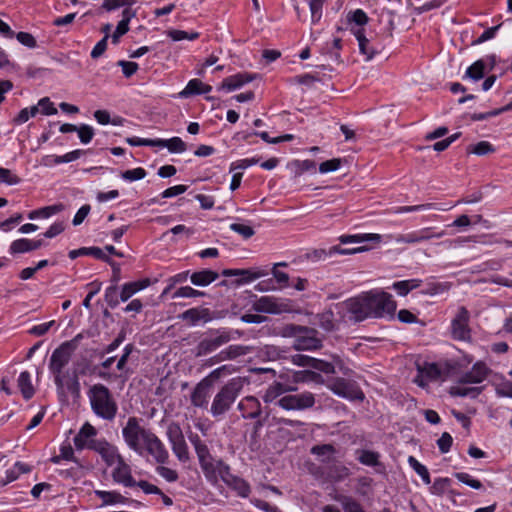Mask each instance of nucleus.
Here are the masks:
<instances>
[{
    "label": "nucleus",
    "instance_id": "f3484780",
    "mask_svg": "<svg viewBox=\"0 0 512 512\" xmlns=\"http://www.w3.org/2000/svg\"><path fill=\"white\" fill-rule=\"evenodd\" d=\"M115 465L111 474L113 481L125 487L136 486V481L132 476V469L122 456L115 462Z\"/></svg>",
    "mask_w": 512,
    "mask_h": 512
},
{
    "label": "nucleus",
    "instance_id": "b1692460",
    "mask_svg": "<svg viewBox=\"0 0 512 512\" xmlns=\"http://www.w3.org/2000/svg\"><path fill=\"white\" fill-rule=\"evenodd\" d=\"M136 17V10L130 7H126L122 11V20L118 23L116 30L112 34V42L117 44L121 36L125 35L129 31V22L132 18Z\"/></svg>",
    "mask_w": 512,
    "mask_h": 512
},
{
    "label": "nucleus",
    "instance_id": "a211bd4d",
    "mask_svg": "<svg viewBox=\"0 0 512 512\" xmlns=\"http://www.w3.org/2000/svg\"><path fill=\"white\" fill-rule=\"evenodd\" d=\"M74 352L63 343L56 348L50 358L49 368L52 373H62L63 368L69 363Z\"/></svg>",
    "mask_w": 512,
    "mask_h": 512
},
{
    "label": "nucleus",
    "instance_id": "2f4dec72",
    "mask_svg": "<svg viewBox=\"0 0 512 512\" xmlns=\"http://www.w3.org/2000/svg\"><path fill=\"white\" fill-rule=\"evenodd\" d=\"M190 443L193 445L198 461L204 460L211 457L210 450L206 443L200 438L198 434L190 433L188 435Z\"/></svg>",
    "mask_w": 512,
    "mask_h": 512
},
{
    "label": "nucleus",
    "instance_id": "aec40b11",
    "mask_svg": "<svg viewBox=\"0 0 512 512\" xmlns=\"http://www.w3.org/2000/svg\"><path fill=\"white\" fill-rule=\"evenodd\" d=\"M238 409L243 412V417L247 419L259 418L262 413L261 404L254 396L243 398L238 404Z\"/></svg>",
    "mask_w": 512,
    "mask_h": 512
},
{
    "label": "nucleus",
    "instance_id": "72a5a7b5",
    "mask_svg": "<svg viewBox=\"0 0 512 512\" xmlns=\"http://www.w3.org/2000/svg\"><path fill=\"white\" fill-rule=\"evenodd\" d=\"M342 244L348 243H363L366 241H372L375 243H380L382 240V236L377 233H367V234H355V235H343L339 238Z\"/></svg>",
    "mask_w": 512,
    "mask_h": 512
},
{
    "label": "nucleus",
    "instance_id": "4d7b16f0",
    "mask_svg": "<svg viewBox=\"0 0 512 512\" xmlns=\"http://www.w3.org/2000/svg\"><path fill=\"white\" fill-rule=\"evenodd\" d=\"M313 369H316L325 374L335 373V362H327L321 359L315 358L313 361Z\"/></svg>",
    "mask_w": 512,
    "mask_h": 512
},
{
    "label": "nucleus",
    "instance_id": "09e8293b",
    "mask_svg": "<svg viewBox=\"0 0 512 512\" xmlns=\"http://www.w3.org/2000/svg\"><path fill=\"white\" fill-rule=\"evenodd\" d=\"M409 465L413 468V470L422 478L425 484H430L431 479L426 466L422 465L415 457L409 456L408 458Z\"/></svg>",
    "mask_w": 512,
    "mask_h": 512
},
{
    "label": "nucleus",
    "instance_id": "603ef678",
    "mask_svg": "<svg viewBox=\"0 0 512 512\" xmlns=\"http://www.w3.org/2000/svg\"><path fill=\"white\" fill-rule=\"evenodd\" d=\"M201 296H204V292L193 289L190 286H184V287H180L179 289H177L174 292L172 298L173 299L194 298V297H201Z\"/></svg>",
    "mask_w": 512,
    "mask_h": 512
},
{
    "label": "nucleus",
    "instance_id": "dca6fc26",
    "mask_svg": "<svg viewBox=\"0 0 512 512\" xmlns=\"http://www.w3.org/2000/svg\"><path fill=\"white\" fill-rule=\"evenodd\" d=\"M491 369L482 361L476 362L472 368L463 373L459 379V384H479L482 383L491 373Z\"/></svg>",
    "mask_w": 512,
    "mask_h": 512
},
{
    "label": "nucleus",
    "instance_id": "0e129e2a",
    "mask_svg": "<svg viewBox=\"0 0 512 512\" xmlns=\"http://www.w3.org/2000/svg\"><path fill=\"white\" fill-rule=\"evenodd\" d=\"M276 405L287 411L297 410L295 397H293L292 394H287L279 398Z\"/></svg>",
    "mask_w": 512,
    "mask_h": 512
},
{
    "label": "nucleus",
    "instance_id": "3c124183",
    "mask_svg": "<svg viewBox=\"0 0 512 512\" xmlns=\"http://www.w3.org/2000/svg\"><path fill=\"white\" fill-rule=\"evenodd\" d=\"M358 460L360 463L367 466H377L379 464V454L374 451L361 450Z\"/></svg>",
    "mask_w": 512,
    "mask_h": 512
},
{
    "label": "nucleus",
    "instance_id": "37998d69",
    "mask_svg": "<svg viewBox=\"0 0 512 512\" xmlns=\"http://www.w3.org/2000/svg\"><path fill=\"white\" fill-rule=\"evenodd\" d=\"M422 281L420 279H411L398 281L393 284V288L401 296H406L411 290L421 286Z\"/></svg>",
    "mask_w": 512,
    "mask_h": 512
},
{
    "label": "nucleus",
    "instance_id": "6e6552de",
    "mask_svg": "<svg viewBox=\"0 0 512 512\" xmlns=\"http://www.w3.org/2000/svg\"><path fill=\"white\" fill-rule=\"evenodd\" d=\"M470 313L466 307L458 308L455 317L451 321V336L458 341H470L471 329L469 327Z\"/></svg>",
    "mask_w": 512,
    "mask_h": 512
},
{
    "label": "nucleus",
    "instance_id": "bb28decb",
    "mask_svg": "<svg viewBox=\"0 0 512 512\" xmlns=\"http://www.w3.org/2000/svg\"><path fill=\"white\" fill-rule=\"evenodd\" d=\"M44 245L42 240H29L26 238L15 240L11 243L10 252L25 253L33 250H37Z\"/></svg>",
    "mask_w": 512,
    "mask_h": 512
},
{
    "label": "nucleus",
    "instance_id": "393cba45",
    "mask_svg": "<svg viewBox=\"0 0 512 512\" xmlns=\"http://www.w3.org/2000/svg\"><path fill=\"white\" fill-rule=\"evenodd\" d=\"M310 453L315 455L322 463H331L337 453L336 448L332 444H319L314 445L310 449Z\"/></svg>",
    "mask_w": 512,
    "mask_h": 512
},
{
    "label": "nucleus",
    "instance_id": "1a4fd4ad",
    "mask_svg": "<svg viewBox=\"0 0 512 512\" xmlns=\"http://www.w3.org/2000/svg\"><path fill=\"white\" fill-rule=\"evenodd\" d=\"M232 339L228 331L218 332L217 335H211L203 338L194 350L196 357H203L215 352L219 347L227 344Z\"/></svg>",
    "mask_w": 512,
    "mask_h": 512
},
{
    "label": "nucleus",
    "instance_id": "774afa93",
    "mask_svg": "<svg viewBox=\"0 0 512 512\" xmlns=\"http://www.w3.org/2000/svg\"><path fill=\"white\" fill-rule=\"evenodd\" d=\"M38 106L41 107V112L44 115H55L58 112L49 97L41 98L38 101Z\"/></svg>",
    "mask_w": 512,
    "mask_h": 512
},
{
    "label": "nucleus",
    "instance_id": "4c0bfd02",
    "mask_svg": "<svg viewBox=\"0 0 512 512\" xmlns=\"http://www.w3.org/2000/svg\"><path fill=\"white\" fill-rule=\"evenodd\" d=\"M81 255H91L97 259H100V260H103L106 262H110L109 257L103 252L102 249H100L98 247H89V248L83 247V248H79V249L72 250L69 252V257L71 259H75Z\"/></svg>",
    "mask_w": 512,
    "mask_h": 512
},
{
    "label": "nucleus",
    "instance_id": "20e7f679",
    "mask_svg": "<svg viewBox=\"0 0 512 512\" xmlns=\"http://www.w3.org/2000/svg\"><path fill=\"white\" fill-rule=\"evenodd\" d=\"M150 433L151 431L142 427L135 417H130L122 430V435L127 446L139 455H143V446Z\"/></svg>",
    "mask_w": 512,
    "mask_h": 512
},
{
    "label": "nucleus",
    "instance_id": "2eb2a0df",
    "mask_svg": "<svg viewBox=\"0 0 512 512\" xmlns=\"http://www.w3.org/2000/svg\"><path fill=\"white\" fill-rule=\"evenodd\" d=\"M91 450L97 452L107 466H112L122 456L116 446L102 438L91 443Z\"/></svg>",
    "mask_w": 512,
    "mask_h": 512
},
{
    "label": "nucleus",
    "instance_id": "39448f33",
    "mask_svg": "<svg viewBox=\"0 0 512 512\" xmlns=\"http://www.w3.org/2000/svg\"><path fill=\"white\" fill-rule=\"evenodd\" d=\"M251 310L257 313L282 314L292 312V305L289 300L262 296L253 301Z\"/></svg>",
    "mask_w": 512,
    "mask_h": 512
},
{
    "label": "nucleus",
    "instance_id": "9b49d317",
    "mask_svg": "<svg viewBox=\"0 0 512 512\" xmlns=\"http://www.w3.org/2000/svg\"><path fill=\"white\" fill-rule=\"evenodd\" d=\"M455 365L450 362L444 363H425L418 366L420 376H425L428 381H436L445 379L452 375Z\"/></svg>",
    "mask_w": 512,
    "mask_h": 512
},
{
    "label": "nucleus",
    "instance_id": "7c9ffc66",
    "mask_svg": "<svg viewBox=\"0 0 512 512\" xmlns=\"http://www.w3.org/2000/svg\"><path fill=\"white\" fill-rule=\"evenodd\" d=\"M181 318L183 320L189 321L192 325L196 324L198 321L203 320L204 322H208L211 320L210 311L206 308L198 309L191 308L182 313Z\"/></svg>",
    "mask_w": 512,
    "mask_h": 512
},
{
    "label": "nucleus",
    "instance_id": "f704fd0d",
    "mask_svg": "<svg viewBox=\"0 0 512 512\" xmlns=\"http://www.w3.org/2000/svg\"><path fill=\"white\" fill-rule=\"evenodd\" d=\"M233 371H234V368L232 365H223L221 367L214 369L212 372L209 373V375H207L201 381H203L210 388H212L213 385L218 380H220L221 378L226 377L228 375H231L233 373Z\"/></svg>",
    "mask_w": 512,
    "mask_h": 512
},
{
    "label": "nucleus",
    "instance_id": "e2e57ef3",
    "mask_svg": "<svg viewBox=\"0 0 512 512\" xmlns=\"http://www.w3.org/2000/svg\"><path fill=\"white\" fill-rule=\"evenodd\" d=\"M454 476L463 484H466L474 489H480L482 488V483L477 480L473 479L468 473L464 472H458L455 473Z\"/></svg>",
    "mask_w": 512,
    "mask_h": 512
},
{
    "label": "nucleus",
    "instance_id": "58836bf2",
    "mask_svg": "<svg viewBox=\"0 0 512 512\" xmlns=\"http://www.w3.org/2000/svg\"><path fill=\"white\" fill-rule=\"evenodd\" d=\"M283 394H285V385L280 382H274L265 390L263 401L265 403H276L277 399L281 398Z\"/></svg>",
    "mask_w": 512,
    "mask_h": 512
},
{
    "label": "nucleus",
    "instance_id": "338daca9",
    "mask_svg": "<svg viewBox=\"0 0 512 512\" xmlns=\"http://www.w3.org/2000/svg\"><path fill=\"white\" fill-rule=\"evenodd\" d=\"M156 472L168 482H175L178 480L177 471L169 467L160 465L156 468Z\"/></svg>",
    "mask_w": 512,
    "mask_h": 512
},
{
    "label": "nucleus",
    "instance_id": "c85d7f7f",
    "mask_svg": "<svg viewBox=\"0 0 512 512\" xmlns=\"http://www.w3.org/2000/svg\"><path fill=\"white\" fill-rule=\"evenodd\" d=\"M150 285V280L148 278H145L140 281L136 282H130L123 285L121 293H120V299L122 302L127 301L129 298H131L135 293H137L140 290H143L147 288Z\"/></svg>",
    "mask_w": 512,
    "mask_h": 512
},
{
    "label": "nucleus",
    "instance_id": "412c9836",
    "mask_svg": "<svg viewBox=\"0 0 512 512\" xmlns=\"http://www.w3.org/2000/svg\"><path fill=\"white\" fill-rule=\"evenodd\" d=\"M222 274L226 277L242 276L238 284L248 283L267 275V272L260 269H225Z\"/></svg>",
    "mask_w": 512,
    "mask_h": 512
},
{
    "label": "nucleus",
    "instance_id": "c03bdc74",
    "mask_svg": "<svg viewBox=\"0 0 512 512\" xmlns=\"http://www.w3.org/2000/svg\"><path fill=\"white\" fill-rule=\"evenodd\" d=\"M295 397L297 410H305L312 408L315 404V396L311 392H303L300 394H292Z\"/></svg>",
    "mask_w": 512,
    "mask_h": 512
},
{
    "label": "nucleus",
    "instance_id": "5fc2aeb1",
    "mask_svg": "<svg viewBox=\"0 0 512 512\" xmlns=\"http://www.w3.org/2000/svg\"><path fill=\"white\" fill-rule=\"evenodd\" d=\"M168 36L173 40V41H180V40H184V39H187V40H195L199 37V33L198 32H191V33H188L186 31H182V30H169L167 32Z\"/></svg>",
    "mask_w": 512,
    "mask_h": 512
},
{
    "label": "nucleus",
    "instance_id": "5701e85b",
    "mask_svg": "<svg viewBox=\"0 0 512 512\" xmlns=\"http://www.w3.org/2000/svg\"><path fill=\"white\" fill-rule=\"evenodd\" d=\"M249 352V348L243 345H230L227 348L220 351L216 356L211 358L213 363L233 360L240 356L246 355Z\"/></svg>",
    "mask_w": 512,
    "mask_h": 512
},
{
    "label": "nucleus",
    "instance_id": "a878e982",
    "mask_svg": "<svg viewBox=\"0 0 512 512\" xmlns=\"http://www.w3.org/2000/svg\"><path fill=\"white\" fill-rule=\"evenodd\" d=\"M212 87L203 83L200 79H192L188 82L186 87L179 93L181 98H187L192 95H200L209 93Z\"/></svg>",
    "mask_w": 512,
    "mask_h": 512
},
{
    "label": "nucleus",
    "instance_id": "de8ad7c7",
    "mask_svg": "<svg viewBox=\"0 0 512 512\" xmlns=\"http://www.w3.org/2000/svg\"><path fill=\"white\" fill-rule=\"evenodd\" d=\"M494 147L488 141H480L467 147V152L478 156L487 155L494 152Z\"/></svg>",
    "mask_w": 512,
    "mask_h": 512
},
{
    "label": "nucleus",
    "instance_id": "423d86ee",
    "mask_svg": "<svg viewBox=\"0 0 512 512\" xmlns=\"http://www.w3.org/2000/svg\"><path fill=\"white\" fill-rule=\"evenodd\" d=\"M199 465L207 481L216 484L221 478L222 480L229 479V466L222 460H216L213 456L199 461Z\"/></svg>",
    "mask_w": 512,
    "mask_h": 512
},
{
    "label": "nucleus",
    "instance_id": "473e14b6",
    "mask_svg": "<svg viewBox=\"0 0 512 512\" xmlns=\"http://www.w3.org/2000/svg\"><path fill=\"white\" fill-rule=\"evenodd\" d=\"M218 273L212 270L194 272L190 276L192 284L196 286H207L218 278Z\"/></svg>",
    "mask_w": 512,
    "mask_h": 512
},
{
    "label": "nucleus",
    "instance_id": "c756f323",
    "mask_svg": "<svg viewBox=\"0 0 512 512\" xmlns=\"http://www.w3.org/2000/svg\"><path fill=\"white\" fill-rule=\"evenodd\" d=\"M356 39L358 40L359 50L362 55L365 56L367 61L371 60L377 53V49L370 45L369 39H367L363 33V29L359 28L354 32Z\"/></svg>",
    "mask_w": 512,
    "mask_h": 512
},
{
    "label": "nucleus",
    "instance_id": "4be33fe9",
    "mask_svg": "<svg viewBox=\"0 0 512 512\" xmlns=\"http://www.w3.org/2000/svg\"><path fill=\"white\" fill-rule=\"evenodd\" d=\"M210 387L203 381H200L191 393V404L198 408H207Z\"/></svg>",
    "mask_w": 512,
    "mask_h": 512
},
{
    "label": "nucleus",
    "instance_id": "f257e3e1",
    "mask_svg": "<svg viewBox=\"0 0 512 512\" xmlns=\"http://www.w3.org/2000/svg\"><path fill=\"white\" fill-rule=\"evenodd\" d=\"M350 319L361 322L367 318H382L393 315L396 310V302L392 296L381 290H371L350 298L344 302Z\"/></svg>",
    "mask_w": 512,
    "mask_h": 512
},
{
    "label": "nucleus",
    "instance_id": "bf43d9fd",
    "mask_svg": "<svg viewBox=\"0 0 512 512\" xmlns=\"http://www.w3.org/2000/svg\"><path fill=\"white\" fill-rule=\"evenodd\" d=\"M21 179L13 174L11 170L0 167V183H6L8 185H16L20 183Z\"/></svg>",
    "mask_w": 512,
    "mask_h": 512
},
{
    "label": "nucleus",
    "instance_id": "7ed1b4c3",
    "mask_svg": "<svg viewBox=\"0 0 512 512\" xmlns=\"http://www.w3.org/2000/svg\"><path fill=\"white\" fill-rule=\"evenodd\" d=\"M93 412L105 420H113L117 414V403L109 389L103 384H95L88 391Z\"/></svg>",
    "mask_w": 512,
    "mask_h": 512
},
{
    "label": "nucleus",
    "instance_id": "ea45409f",
    "mask_svg": "<svg viewBox=\"0 0 512 512\" xmlns=\"http://www.w3.org/2000/svg\"><path fill=\"white\" fill-rule=\"evenodd\" d=\"M17 383L25 399H30L34 395V388L31 383V376L29 372H21L18 377Z\"/></svg>",
    "mask_w": 512,
    "mask_h": 512
},
{
    "label": "nucleus",
    "instance_id": "a18cd8bd",
    "mask_svg": "<svg viewBox=\"0 0 512 512\" xmlns=\"http://www.w3.org/2000/svg\"><path fill=\"white\" fill-rule=\"evenodd\" d=\"M327 474L330 480L339 482L350 475V470L344 465L335 464L328 468Z\"/></svg>",
    "mask_w": 512,
    "mask_h": 512
},
{
    "label": "nucleus",
    "instance_id": "c9c22d12",
    "mask_svg": "<svg viewBox=\"0 0 512 512\" xmlns=\"http://www.w3.org/2000/svg\"><path fill=\"white\" fill-rule=\"evenodd\" d=\"M156 147H166L171 153H182L187 149L186 143L179 137L156 139Z\"/></svg>",
    "mask_w": 512,
    "mask_h": 512
},
{
    "label": "nucleus",
    "instance_id": "6ab92c4d",
    "mask_svg": "<svg viewBox=\"0 0 512 512\" xmlns=\"http://www.w3.org/2000/svg\"><path fill=\"white\" fill-rule=\"evenodd\" d=\"M97 435L96 428L90 423L86 422L77 435L74 437V445L77 450H82L84 448L91 450V443L97 442L98 439L94 437Z\"/></svg>",
    "mask_w": 512,
    "mask_h": 512
},
{
    "label": "nucleus",
    "instance_id": "e433bc0d",
    "mask_svg": "<svg viewBox=\"0 0 512 512\" xmlns=\"http://www.w3.org/2000/svg\"><path fill=\"white\" fill-rule=\"evenodd\" d=\"M464 384H459L450 387L449 394L453 397H470V398H476L478 397L481 392V387H465Z\"/></svg>",
    "mask_w": 512,
    "mask_h": 512
},
{
    "label": "nucleus",
    "instance_id": "680f3d73",
    "mask_svg": "<svg viewBox=\"0 0 512 512\" xmlns=\"http://www.w3.org/2000/svg\"><path fill=\"white\" fill-rule=\"evenodd\" d=\"M145 176H146V171H145V169H143L141 167L135 168L132 170H126L121 173V177L127 181L141 180V179L145 178Z\"/></svg>",
    "mask_w": 512,
    "mask_h": 512
},
{
    "label": "nucleus",
    "instance_id": "9d476101",
    "mask_svg": "<svg viewBox=\"0 0 512 512\" xmlns=\"http://www.w3.org/2000/svg\"><path fill=\"white\" fill-rule=\"evenodd\" d=\"M328 388L334 394L343 398L360 401L364 399L363 392L354 381L336 378L328 385Z\"/></svg>",
    "mask_w": 512,
    "mask_h": 512
},
{
    "label": "nucleus",
    "instance_id": "49530a36",
    "mask_svg": "<svg viewBox=\"0 0 512 512\" xmlns=\"http://www.w3.org/2000/svg\"><path fill=\"white\" fill-rule=\"evenodd\" d=\"M485 63L483 60H477L466 70L465 76L478 81L484 77Z\"/></svg>",
    "mask_w": 512,
    "mask_h": 512
},
{
    "label": "nucleus",
    "instance_id": "052dcab7",
    "mask_svg": "<svg viewBox=\"0 0 512 512\" xmlns=\"http://www.w3.org/2000/svg\"><path fill=\"white\" fill-rule=\"evenodd\" d=\"M77 133H78L80 141L83 144H87L92 140V138L94 136V129L89 125L82 124V125L78 126Z\"/></svg>",
    "mask_w": 512,
    "mask_h": 512
},
{
    "label": "nucleus",
    "instance_id": "864d4df0",
    "mask_svg": "<svg viewBox=\"0 0 512 512\" xmlns=\"http://www.w3.org/2000/svg\"><path fill=\"white\" fill-rule=\"evenodd\" d=\"M230 229L241 235L244 239H249L255 234L253 227L243 223H232Z\"/></svg>",
    "mask_w": 512,
    "mask_h": 512
},
{
    "label": "nucleus",
    "instance_id": "69168bd1",
    "mask_svg": "<svg viewBox=\"0 0 512 512\" xmlns=\"http://www.w3.org/2000/svg\"><path fill=\"white\" fill-rule=\"evenodd\" d=\"M342 160L340 158H333L327 161H324L319 166V172L324 174L332 171H336L340 168Z\"/></svg>",
    "mask_w": 512,
    "mask_h": 512
},
{
    "label": "nucleus",
    "instance_id": "f03ea898",
    "mask_svg": "<svg viewBox=\"0 0 512 512\" xmlns=\"http://www.w3.org/2000/svg\"><path fill=\"white\" fill-rule=\"evenodd\" d=\"M245 384L246 379L243 377L230 379L213 398L210 408L212 416L219 417L229 411Z\"/></svg>",
    "mask_w": 512,
    "mask_h": 512
},
{
    "label": "nucleus",
    "instance_id": "79ce46f5",
    "mask_svg": "<svg viewBox=\"0 0 512 512\" xmlns=\"http://www.w3.org/2000/svg\"><path fill=\"white\" fill-rule=\"evenodd\" d=\"M95 495L98 496L103 501V505L125 503L127 500L123 495L116 491L96 490Z\"/></svg>",
    "mask_w": 512,
    "mask_h": 512
},
{
    "label": "nucleus",
    "instance_id": "13d9d810",
    "mask_svg": "<svg viewBox=\"0 0 512 512\" xmlns=\"http://www.w3.org/2000/svg\"><path fill=\"white\" fill-rule=\"evenodd\" d=\"M339 501L345 512H364L361 505L351 497L343 496Z\"/></svg>",
    "mask_w": 512,
    "mask_h": 512
},
{
    "label": "nucleus",
    "instance_id": "8fccbe9b",
    "mask_svg": "<svg viewBox=\"0 0 512 512\" xmlns=\"http://www.w3.org/2000/svg\"><path fill=\"white\" fill-rule=\"evenodd\" d=\"M326 0H306L311 12L312 23H317L322 17V9Z\"/></svg>",
    "mask_w": 512,
    "mask_h": 512
},
{
    "label": "nucleus",
    "instance_id": "cd10ccee",
    "mask_svg": "<svg viewBox=\"0 0 512 512\" xmlns=\"http://www.w3.org/2000/svg\"><path fill=\"white\" fill-rule=\"evenodd\" d=\"M254 78H255L254 75L239 73V74L225 78L223 80L220 88L226 89L228 91H232V90L240 88L241 86H243L246 83L251 82Z\"/></svg>",
    "mask_w": 512,
    "mask_h": 512
},
{
    "label": "nucleus",
    "instance_id": "f8f14e48",
    "mask_svg": "<svg viewBox=\"0 0 512 512\" xmlns=\"http://www.w3.org/2000/svg\"><path fill=\"white\" fill-rule=\"evenodd\" d=\"M316 335L317 331L315 329L305 327L299 337L294 339L292 347L297 351L320 349L322 341Z\"/></svg>",
    "mask_w": 512,
    "mask_h": 512
},
{
    "label": "nucleus",
    "instance_id": "ddd939ff",
    "mask_svg": "<svg viewBox=\"0 0 512 512\" xmlns=\"http://www.w3.org/2000/svg\"><path fill=\"white\" fill-rule=\"evenodd\" d=\"M445 231L432 233L431 228L426 227L418 231H413L407 234H398L395 237V241L399 244H416L424 241H429L433 238H440L444 236Z\"/></svg>",
    "mask_w": 512,
    "mask_h": 512
},
{
    "label": "nucleus",
    "instance_id": "0eeeda50",
    "mask_svg": "<svg viewBox=\"0 0 512 512\" xmlns=\"http://www.w3.org/2000/svg\"><path fill=\"white\" fill-rule=\"evenodd\" d=\"M167 437L172 446V451L180 462H187L190 459L188 446L186 444L183 432L176 423H171L167 427Z\"/></svg>",
    "mask_w": 512,
    "mask_h": 512
},
{
    "label": "nucleus",
    "instance_id": "a19ab883",
    "mask_svg": "<svg viewBox=\"0 0 512 512\" xmlns=\"http://www.w3.org/2000/svg\"><path fill=\"white\" fill-rule=\"evenodd\" d=\"M227 485L231 486L238 495L241 497H247L250 493V486L243 479L233 476L229 472V479L223 480Z\"/></svg>",
    "mask_w": 512,
    "mask_h": 512
},
{
    "label": "nucleus",
    "instance_id": "4468645a",
    "mask_svg": "<svg viewBox=\"0 0 512 512\" xmlns=\"http://www.w3.org/2000/svg\"><path fill=\"white\" fill-rule=\"evenodd\" d=\"M144 452L151 455L156 463L164 464L169 458V453L162 441L152 431L144 443Z\"/></svg>",
    "mask_w": 512,
    "mask_h": 512
},
{
    "label": "nucleus",
    "instance_id": "6e6d98bb",
    "mask_svg": "<svg viewBox=\"0 0 512 512\" xmlns=\"http://www.w3.org/2000/svg\"><path fill=\"white\" fill-rule=\"evenodd\" d=\"M319 325L326 331L334 328V315L332 311H325L317 315Z\"/></svg>",
    "mask_w": 512,
    "mask_h": 512
}]
</instances>
